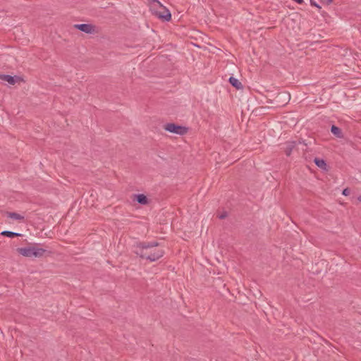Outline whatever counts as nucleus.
<instances>
[{
    "label": "nucleus",
    "instance_id": "obj_10",
    "mask_svg": "<svg viewBox=\"0 0 361 361\" xmlns=\"http://www.w3.org/2000/svg\"><path fill=\"white\" fill-rule=\"evenodd\" d=\"M331 133L334 135H336V136H337L338 137H341V135H341V129L338 127L335 126H332L331 128Z\"/></svg>",
    "mask_w": 361,
    "mask_h": 361
},
{
    "label": "nucleus",
    "instance_id": "obj_17",
    "mask_svg": "<svg viewBox=\"0 0 361 361\" xmlns=\"http://www.w3.org/2000/svg\"><path fill=\"white\" fill-rule=\"evenodd\" d=\"M327 1H328L329 3H330V2H331V1H332V0H327Z\"/></svg>",
    "mask_w": 361,
    "mask_h": 361
},
{
    "label": "nucleus",
    "instance_id": "obj_7",
    "mask_svg": "<svg viewBox=\"0 0 361 361\" xmlns=\"http://www.w3.org/2000/svg\"><path fill=\"white\" fill-rule=\"evenodd\" d=\"M18 79V78L16 76H11L9 75H0L1 80H2L3 82H6L8 85H14L17 82Z\"/></svg>",
    "mask_w": 361,
    "mask_h": 361
},
{
    "label": "nucleus",
    "instance_id": "obj_13",
    "mask_svg": "<svg viewBox=\"0 0 361 361\" xmlns=\"http://www.w3.org/2000/svg\"><path fill=\"white\" fill-rule=\"evenodd\" d=\"M151 6H156L159 7L160 9H164L161 7V4L160 1H159V0H151Z\"/></svg>",
    "mask_w": 361,
    "mask_h": 361
},
{
    "label": "nucleus",
    "instance_id": "obj_15",
    "mask_svg": "<svg viewBox=\"0 0 361 361\" xmlns=\"http://www.w3.org/2000/svg\"><path fill=\"white\" fill-rule=\"evenodd\" d=\"M349 193H350V191H349V190H348V188L344 189V190H343V192H342V194H343V195H345V196L348 195H349Z\"/></svg>",
    "mask_w": 361,
    "mask_h": 361
},
{
    "label": "nucleus",
    "instance_id": "obj_16",
    "mask_svg": "<svg viewBox=\"0 0 361 361\" xmlns=\"http://www.w3.org/2000/svg\"><path fill=\"white\" fill-rule=\"evenodd\" d=\"M283 96H285L288 99H290L289 94H282Z\"/></svg>",
    "mask_w": 361,
    "mask_h": 361
},
{
    "label": "nucleus",
    "instance_id": "obj_3",
    "mask_svg": "<svg viewBox=\"0 0 361 361\" xmlns=\"http://www.w3.org/2000/svg\"><path fill=\"white\" fill-rule=\"evenodd\" d=\"M161 7L164 9H160L159 7L151 6L150 9L154 15L157 18L164 21H169L171 20V14L169 10L161 4Z\"/></svg>",
    "mask_w": 361,
    "mask_h": 361
},
{
    "label": "nucleus",
    "instance_id": "obj_12",
    "mask_svg": "<svg viewBox=\"0 0 361 361\" xmlns=\"http://www.w3.org/2000/svg\"><path fill=\"white\" fill-rule=\"evenodd\" d=\"M8 216L10 218H11L13 219H16V220H21L23 219V216H21L20 214H17V213H9Z\"/></svg>",
    "mask_w": 361,
    "mask_h": 361
},
{
    "label": "nucleus",
    "instance_id": "obj_6",
    "mask_svg": "<svg viewBox=\"0 0 361 361\" xmlns=\"http://www.w3.org/2000/svg\"><path fill=\"white\" fill-rule=\"evenodd\" d=\"M133 199L142 205H146L149 203L147 197L144 194H135Z\"/></svg>",
    "mask_w": 361,
    "mask_h": 361
},
{
    "label": "nucleus",
    "instance_id": "obj_11",
    "mask_svg": "<svg viewBox=\"0 0 361 361\" xmlns=\"http://www.w3.org/2000/svg\"><path fill=\"white\" fill-rule=\"evenodd\" d=\"M1 235H4V236L9 237V238H13V237H15V236H20V233L12 232V231H2L1 232Z\"/></svg>",
    "mask_w": 361,
    "mask_h": 361
},
{
    "label": "nucleus",
    "instance_id": "obj_14",
    "mask_svg": "<svg viewBox=\"0 0 361 361\" xmlns=\"http://www.w3.org/2000/svg\"><path fill=\"white\" fill-rule=\"evenodd\" d=\"M310 4L313 6H315L318 8H320L321 7L319 6V4H317V2L314 0H310Z\"/></svg>",
    "mask_w": 361,
    "mask_h": 361
},
{
    "label": "nucleus",
    "instance_id": "obj_5",
    "mask_svg": "<svg viewBox=\"0 0 361 361\" xmlns=\"http://www.w3.org/2000/svg\"><path fill=\"white\" fill-rule=\"evenodd\" d=\"M74 26L78 30L87 34H91L94 31V27L90 24H76Z\"/></svg>",
    "mask_w": 361,
    "mask_h": 361
},
{
    "label": "nucleus",
    "instance_id": "obj_8",
    "mask_svg": "<svg viewBox=\"0 0 361 361\" xmlns=\"http://www.w3.org/2000/svg\"><path fill=\"white\" fill-rule=\"evenodd\" d=\"M315 164L323 171H327V165L324 159L315 158L314 160Z\"/></svg>",
    "mask_w": 361,
    "mask_h": 361
},
{
    "label": "nucleus",
    "instance_id": "obj_2",
    "mask_svg": "<svg viewBox=\"0 0 361 361\" xmlns=\"http://www.w3.org/2000/svg\"><path fill=\"white\" fill-rule=\"evenodd\" d=\"M17 252L26 257L37 258L42 257L45 254L46 250L39 246H30L19 247L17 249Z\"/></svg>",
    "mask_w": 361,
    "mask_h": 361
},
{
    "label": "nucleus",
    "instance_id": "obj_4",
    "mask_svg": "<svg viewBox=\"0 0 361 361\" xmlns=\"http://www.w3.org/2000/svg\"><path fill=\"white\" fill-rule=\"evenodd\" d=\"M164 128L169 133L180 135L185 134L188 131L187 128L172 123H166Z\"/></svg>",
    "mask_w": 361,
    "mask_h": 361
},
{
    "label": "nucleus",
    "instance_id": "obj_1",
    "mask_svg": "<svg viewBox=\"0 0 361 361\" xmlns=\"http://www.w3.org/2000/svg\"><path fill=\"white\" fill-rule=\"evenodd\" d=\"M135 252L140 257L146 258L151 262L156 261L164 255V251L157 247V244H140L135 248Z\"/></svg>",
    "mask_w": 361,
    "mask_h": 361
},
{
    "label": "nucleus",
    "instance_id": "obj_9",
    "mask_svg": "<svg viewBox=\"0 0 361 361\" xmlns=\"http://www.w3.org/2000/svg\"><path fill=\"white\" fill-rule=\"evenodd\" d=\"M229 82L233 87H235L238 90H240L243 88L242 83L235 78L230 77Z\"/></svg>",
    "mask_w": 361,
    "mask_h": 361
},
{
    "label": "nucleus",
    "instance_id": "obj_18",
    "mask_svg": "<svg viewBox=\"0 0 361 361\" xmlns=\"http://www.w3.org/2000/svg\"><path fill=\"white\" fill-rule=\"evenodd\" d=\"M290 150L289 152H287V154L289 155L290 154Z\"/></svg>",
    "mask_w": 361,
    "mask_h": 361
}]
</instances>
